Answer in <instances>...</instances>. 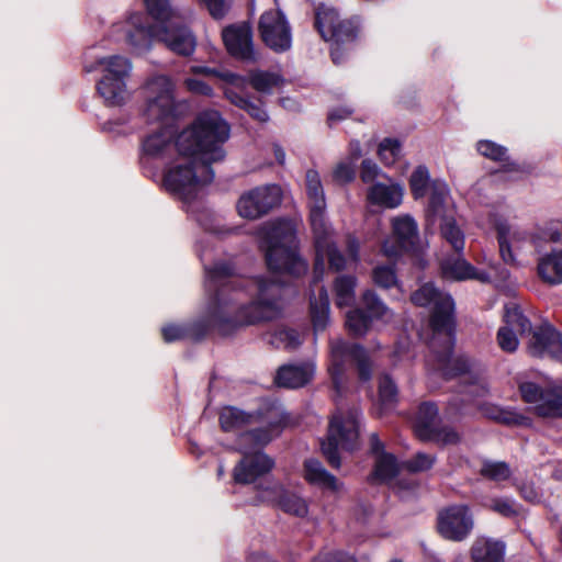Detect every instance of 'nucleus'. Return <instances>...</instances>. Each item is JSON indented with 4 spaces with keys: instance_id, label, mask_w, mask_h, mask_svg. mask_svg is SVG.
<instances>
[{
    "instance_id": "1",
    "label": "nucleus",
    "mask_w": 562,
    "mask_h": 562,
    "mask_svg": "<svg viewBox=\"0 0 562 562\" xmlns=\"http://www.w3.org/2000/svg\"><path fill=\"white\" fill-rule=\"evenodd\" d=\"M206 326L228 334L247 325L277 318L281 314L283 285L267 278H233V268L217 262L205 269Z\"/></svg>"
},
{
    "instance_id": "2",
    "label": "nucleus",
    "mask_w": 562,
    "mask_h": 562,
    "mask_svg": "<svg viewBox=\"0 0 562 562\" xmlns=\"http://www.w3.org/2000/svg\"><path fill=\"white\" fill-rule=\"evenodd\" d=\"M229 137V126L217 111L202 112L188 130L180 133L176 146L180 158L165 176V186L183 200H191L211 183L213 162L224 159L222 147Z\"/></svg>"
},
{
    "instance_id": "3",
    "label": "nucleus",
    "mask_w": 562,
    "mask_h": 562,
    "mask_svg": "<svg viewBox=\"0 0 562 562\" xmlns=\"http://www.w3.org/2000/svg\"><path fill=\"white\" fill-rule=\"evenodd\" d=\"M413 304L423 307H431L430 326L434 335L430 339V349L436 358V370L440 371L445 379L461 376L468 383L467 394L474 395L477 385L473 381L472 364L463 356L452 357L454 346V303L452 297L440 291L432 282L420 285L411 295Z\"/></svg>"
},
{
    "instance_id": "4",
    "label": "nucleus",
    "mask_w": 562,
    "mask_h": 562,
    "mask_svg": "<svg viewBox=\"0 0 562 562\" xmlns=\"http://www.w3.org/2000/svg\"><path fill=\"white\" fill-rule=\"evenodd\" d=\"M218 419L224 431L244 430L237 438L238 451L247 449L249 442L268 445L280 435L285 424V415L277 406H265L252 413L226 406L222 408Z\"/></svg>"
},
{
    "instance_id": "5",
    "label": "nucleus",
    "mask_w": 562,
    "mask_h": 562,
    "mask_svg": "<svg viewBox=\"0 0 562 562\" xmlns=\"http://www.w3.org/2000/svg\"><path fill=\"white\" fill-rule=\"evenodd\" d=\"M259 234L260 248L270 271L296 278L307 272L308 263L297 251L296 227L292 221L268 223Z\"/></svg>"
},
{
    "instance_id": "6",
    "label": "nucleus",
    "mask_w": 562,
    "mask_h": 562,
    "mask_svg": "<svg viewBox=\"0 0 562 562\" xmlns=\"http://www.w3.org/2000/svg\"><path fill=\"white\" fill-rule=\"evenodd\" d=\"M97 64L101 77L95 90L104 105L121 108L127 104L133 98V90L127 85L133 70L132 61L121 55H111L99 58Z\"/></svg>"
},
{
    "instance_id": "7",
    "label": "nucleus",
    "mask_w": 562,
    "mask_h": 562,
    "mask_svg": "<svg viewBox=\"0 0 562 562\" xmlns=\"http://www.w3.org/2000/svg\"><path fill=\"white\" fill-rule=\"evenodd\" d=\"M349 361L357 366L358 376L367 382L372 376V364L367 350L358 344H349L341 339L329 342L328 373L337 396H342L346 387V367Z\"/></svg>"
},
{
    "instance_id": "8",
    "label": "nucleus",
    "mask_w": 562,
    "mask_h": 562,
    "mask_svg": "<svg viewBox=\"0 0 562 562\" xmlns=\"http://www.w3.org/2000/svg\"><path fill=\"white\" fill-rule=\"evenodd\" d=\"M359 417L358 408L349 409L346 413L338 411L329 422L326 440L321 443L323 454L330 467L338 469L340 467V457L338 449L352 451L359 445Z\"/></svg>"
},
{
    "instance_id": "9",
    "label": "nucleus",
    "mask_w": 562,
    "mask_h": 562,
    "mask_svg": "<svg viewBox=\"0 0 562 562\" xmlns=\"http://www.w3.org/2000/svg\"><path fill=\"white\" fill-rule=\"evenodd\" d=\"M532 246L539 254L538 277L550 285L562 284V223L541 229L533 237Z\"/></svg>"
},
{
    "instance_id": "10",
    "label": "nucleus",
    "mask_w": 562,
    "mask_h": 562,
    "mask_svg": "<svg viewBox=\"0 0 562 562\" xmlns=\"http://www.w3.org/2000/svg\"><path fill=\"white\" fill-rule=\"evenodd\" d=\"M315 26L325 41L331 42L330 56L334 64H340L346 52L345 45L353 42L358 30L348 20H340L333 8L321 5L316 10Z\"/></svg>"
},
{
    "instance_id": "11",
    "label": "nucleus",
    "mask_w": 562,
    "mask_h": 562,
    "mask_svg": "<svg viewBox=\"0 0 562 562\" xmlns=\"http://www.w3.org/2000/svg\"><path fill=\"white\" fill-rule=\"evenodd\" d=\"M521 398L532 405L536 415L544 418L562 417V384H549L546 387L526 381L519 384Z\"/></svg>"
},
{
    "instance_id": "12",
    "label": "nucleus",
    "mask_w": 562,
    "mask_h": 562,
    "mask_svg": "<svg viewBox=\"0 0 562 562\" xmlns=\"http://www.w3.org/2000/svg\"><path fill=\"white\" fill-rule=\"evenodd\" d=\"M258 30L262 42L276 53H283L291 48V26L281 10L265 11L260 16Z\"/></svg>"
},
{
    "instance_id": "13",
    "label": "nucleus",
    "mask_w": 562,
    "mask_h": 562,
    "mask_svg": "<svg viewBox=\"0 0 562 562\" xmlns=\"http://www.w3.org/2000/svg\"><path fill=\"white\" fill-rule=\"evenodd\" d=\"M281 189L266 184L245 192L237 202L238 214L248 220L259 218L281 203Z\"/></svg>"
},
{
    "instance_id": "14",
    "label": "nucleus",
    "mask_w": 562,
    "mask_h": 562,
    "mask_svg": "<svg viewBox=\"0 0 562 562\" xmlns=\"http://www.w3.org/2000/svg\"><path fill=\"white\" fill-rule=\"evenodd\" d=\"M164 43L172 53L188 57L195 50L196 40L184 25L170 26L169 23L143 25V34Z\"/></svg>"
},
{
    "instance_id": "15",
    "label": "nucleus",
    "mask_w": 562,
    "mask_h": 562,
    "mask_svg": "<svg viewBox=\"0 0 562 562\" xmlns=\"http://www.w3.org/2000/svg\"><path fill=\"white\" fill-rule=\"evenodd\" d=\"M143 90L146 92L147 111L150 116L164 120L173 115V85L167 76L154 77L143 87Z\"/></svg>"
},
{
    "instance_id": "16",
    "label": "nucleus",
    "mask_w": 562,
    "mask_h": 562,
    "mask_svg": "<svg viewBox=\"0 0 562 562\" xmlns=\"http://www.w3.org/2000/svg\"><path fill=\"white\" fill-rule=\"evenodd\" d=\"M499 254L505 263L518 266L521 257L527 254L529 244H532V237L528 232L514 227L507 223H499L496 227Z\"/></svg>"
},
{
    "instance_id": "17",
    "label": "nucleus",
    "mask_w": 562,
    "mask_h": 562,
    "mask_svg": "<svg viewBox=\"0 0 562 562\" xmlns=\"http://www.w3.org/2000/svg\"><path fill=\"white\" fill-rule=\"evenodd\" d=\"M473 529V518L464 505H454L438 515V531L448 540L462 541Z\"/></svg>"
},
{
    "instance_id": "18",
    "label": "nucleus",
    "mask_w": 562,
    "mask_h": 562,
    "mask_svg": "<svg viewBox=\"0 0 562 562\" xmlns=\"http://www.w3.org/2000/svg\"><path fill=\"white\" fill-rule=\"evenodd\" d=\"M265 446L249 442L247 449L240 451L244 457L234 469V480L236 483H252L257 477L272 469L273 461L261 451V448Z\"/></svg>"
},
{
    "instance_id": "19",
    "label": "nucleus",
    "mask_w": 562,
    "mask_h": 562,
    "mask_svg": "<svg viewBox=\"0 0 562 562\" xmlns=\"http://www.w3.org/2000/svg\"><path fill=\"white\" fill-rule=\"evenodd\" d=\"M393 236L395 241L385 240L382 251L389 258L400 256L402 251L414 250L418 244V226L409 215H402L392 221Z\"/></svg>"
},
{
    "instance_id": "20",
    "label": "nucleus",
    "mask_w": 562,
    "mask_h": 562,
    "mask_svg": "<svg viewBox=\"0 0 562 562\" xmlns=\"http://www.w3.org/2000/svg\"><path fill=\"white\" fill-rule=\"evenodd\" d=\"M528 342V351L532 357H549L562 362L561 335L549 324L536 327Z\"/></svg>"
},
{
    "instance_id": "21",
    "label": "nucleus",
    "mask_w": 562,
    "mask_h": 562,
    "mask_svg": "<svg viewBox=\"0 0 562 562\" xmlns=\"http://www.w3.org/2000/svg\"><path fill=\"white\" fill-rule=\"evenodd\" d=\"M223 41L228 53L244 61H256L252 30L249 24L229 25L223 30Z\"/></svg>"
},
{
    "instance_id": "22",
    "label": "nucleus",
    "mask_w": 562,
    "mask_h": 562,
    "mask_svg": "<svg viewBox=\"0 0 562 562\" xmlns=\"http://www.w3.org/2000/svg\"><path fill=\"white\" fill-rule=\"evenodd\" d=\"M308 222L313 234L315 252L321 255L334 241V228L326 217V205L308 206Z\"/></svg>"
},
{
    "instance_id": "23",
    "label": "nucleus",
    "mask_w": 562,
    "mask_h": 562,
    "mask_svg": "<svg viewBox=\"0 0 562 562\" xmlns=\"http://www.w3.org/2000/svg\"><path fill=\"white\" fill-rule=\"evenodd\" d=\"M314 371L312 363L283 366L278 370L276 382L288 389L302 387L312 380Z\"/></svg>"
},
{
    "instance_id": "24",
    "label": "nucleus",
    "mask_w": 562,
    "mask_h": 562,
    "mask_svg": "<svg viewBox=\"0 0 562 562\" xmlns=\"http://www.w3.org/2000/svg\"><path fill=\"white\" fill-rule=\"evenodd\" d=\"M441 271L445 278L462 281L475 279L481 282H488L490 276L486 272L477 271L464 258H447L441 262Z\"/></svg>"
},
{
    "instance_id": "25",
    "label": "nucleus",
    "mask_w": 562,
    "mask_h": 562,
    "mask_svg": "<svg viewBox=\"0 0 562 562\" xmlns=\"http://www.w3.org/2000/svg\"><path fill=\"white\" fill-rule=\"evenodd\" d=\"M367 198L372 204L394 209L402 203L403 188L398 183L375 182L369 188Z\"/></svg>"
},
{
    "instance_id": "26",
    "label": "nucleus",
    "mask_w": 562,
    "mask_h": 562,
    "mask_svg": "<svg viewBox=\"0 0 562 562\" xmlns=\"http://www.w3.org/2000/svg\"><path fill=\"white\" fill-rule=\"evenodd\" d=\"M505 544L487 538L476 539L471 548L473 562H504Z\"/></svg>"
},
{
    "instance_id": "27",
    "label": "nucleus",
    "mask_w": 562,
    "mask_h": 562,
    "mask_svg": "<svg viewBox=\"0 0 562 562\" xmlns=\"http://www.w3.org/2000/svg\"><path fill=\"white\" fill-rule=\"evenodd\" d=\"M439 425L438 408L434 403L426 402L419 405L415 419V432L422 440L431 436L434 429Z\"/></svg>"
},
{
    "instance_id": "28",
    "label": "nucleus",
    "mask_w": 562,
    "mask_h": 562,
    "mask_svg": "<svg viewBox=\"0 0 562 562\" xmlns=\"http://www.w3.org/2000/svg\"><path fill=\"white\" fill-rule=\"evenodd\" d=\"M305 479L311 483L331 491H339L340 484L323 464L315 459L306 460L304 463Z\"/></svg>"
},
{
    "instance_id": "29",
    "label": "nucleus",
    "mask_w": 562,
    "mask_h": 562,
    "mask_svg": "<svg viewBox=\"0 0 562 562\" xmlns=\"http://www.w3.org/2000/svg\"><path fill=\"white\" fill-rule=\"evenodd\" d=\"M311 316L315 331L324 330L329 322V299L324 286L318 289V295H311Z\"/></svg>"
},
{
    "instance_id": "30",
    "label": "nucleus",
    "mask_w": 562,
    "mask_h": 562,
    "mask_svg": "<svg viewBox=\"0 0 562 562\" xmlns=\"http://www.w3.org/2000/svg\"><path fill=\"white\" fill-rule=\"evenodd\" d=\"M225 97L237 108L246 111L252 119L258 122H267L269 120V115L267 111L262 108L261 101H252L248 97L243 95L237 92L234 88L225 89Z\"/></svg>"
},
{
    "instance_id": "31",
    "label": "nucleus",
    "mask_w": 562,
    "mask_h": 562,
    "mask_svg": "<svg viewBox=\"0 0 562 562\" xmlns=\"http://www.w3.org/2000/svg\"><path fill=\"white\" fill-rule=\"evenodd\" d=\"M114 32L132 49H138L140 38V14L134 12L115 25Z\"/></svg>"
},
{
    "instance_id": "32",
    "label": "nucleus",
    "mask_w": 562,
    "mask_h": 562,
    "mask_svg": "<svg viewBox=\"0 0 562 562\" xmlns=\"http://www.w3.org/2000/svg\"><path fill=\"white\" fill-rule=\"evenodd\" d=\"M147 13L155 20L154 24L170 23L180 19V11L172 5L171 0H143Z\"/></svg>"
},
{
    "instance_id": "33",
    "label": "nucleus",
    "mask_w": 562,
    "mask_h": 562,
    "mask_svg": "<svg viewBox=\"0 0 562 562\" xmlns=\"http://www.w3.org/2000/svg\"><path fill=\"white\" fill-rule=\"evenodd\" d=\"M448 188L445 182L435 180L430 186L429 212L434 221L452 214L447 206Z\"/></svg>"
},
{
    "instance_id": "34",
    "label": "nucleus",
    "mask_w": 562,
    "mask_h": 562,
    "mask_svg": "<svg viewBox=\"0 0 562 562\" xmlns=\"http://www.w3.org/2000/svg\"><path fill=\"white\" fill-rule=\"evenodd\" d=\"M324 256H327L329 267L335 271H340L346 268L347 260L341 255V252L337 249L334 241L329 243L326 249H323L321 255L316 254L315 265H314V283L316 284L324 272Z\"/></svg>"
},
{
    "instance_id": "35",
    "label": "nucleus",
    "mask_w": 562,
    "mask_h": 562,
    "mask_svg": "<svg viewBox=\"0 0 562 562\" xmlns=\"http://www.w3.org/2000/svg\"><path fill=\"white\" fill-rule=\"evenodd\" d=\"M439 221L442 238L449 243L457 252H461L464 248V234L457 225L453 215L443 216L439 218Z\"/></svg>"
},
{
    "instance_id": "36",
    "label": "nucleus",
    "mask_w": 562,
    "mask_h": 562,
    "mask_svg": "<svg viewBox=\"0 0 562 562\" xmlns=\"http://www.w3.org/2000/svg\"><path fill=\"white\" fill-rule=\"evenodd\" d=\"M248 81L258 92L270 93L273 88L283 83V78L277 72L252 70L249 72Z\"/></svg>"
},
{
    "instance_id": "37",
    "label": "nucleus",
    "mask_w": 562,
    "mask_h": 562,
    "mask_svg": "<svg viewBox=\"0 0 562 562\" xmlns=\"http://www.w3.org/2000/svg\"><path fill=\"white\" fill-rule=\"evenodd\" d=\"M504 323L520 336L531 331L530 321L522 314L521 308L516 303L505 305Z\"/></svg>"
},
{
    "instance_id": "38",
    "label": "nucleus",
    "mask_w": 562,
    "mask_h": 562,
    "mask_svg": "<svg viewBox=\"0 0 562 562\" xmlns=\"http://www.w3.org/2000/svg\"><path fill=\"white\" fill-rule=\"evenodd\" d=\"M308 206L326 205L321 177L316 170L310 169L305 176Z\"/></svg>"
},
{
    "instance_id": "39",
    "label": "nucleus",
    "mask_w": 562,
    "mask_h": 562,
    "mask_svg": "<svg viewBox=\"0 0 562 562\" xmlns=\"http://www.w3.org/2000/svg\"><path fill=\"white\" fill-rule=\"evenodd\" d=\"M278 504L282 510L297 517H304L308 513V506L305 499L288 491L281 492Z\"/></svg>"
},
{
    "instance_id": "40",
    "label": "nucleus",
    "mask_w": 562,
    "mask_h": 562,
    "mask_svg": "<svg viewBox=\"0 0 562 562\" xmlns=\"http://www.w3.org/2000/svg\"><path fill=\"white\" fill-rule=\"evenodd\" d=\"M362 301L371 318L382 319L384 322H389L392 318V312L374 291H366Z\"/></svg>"
},
{
    "instance_id": "41",
    "label": "nucleus",
    "mask_w": 562,
    "mask_h": 562,
    "mask_svg": "<svg viewBox=\"0 0 562 562\" xmlns=\"http://www.w3.org/2000/svg\"><path fill=\"white\" fill-rule=\"evenodd\" d=\"M356 279L350 276H340L335 281L336 304L339 307L348 306L355 301Z\"/></svg>"
},
{
    "instance_id": "42",
    "label": "nucleus",
    "mask_w": 562,
    "mask_h": 562,
    "mask_svg": "<svg viewBox=\"0 0 562 562\" xmlns=\"http://www.w3.org/2000/svg\"><path fill=\"white\" fill-rule=\"evenodd\" d=\"M398 463L393 454L378 456L374 468V477L380 481H390L398 473Z\"/></svg>"
},
{
    "instance_id": "43",
    "label": "nucleus",
    "mask_w": 562,
    "mask_h": 562,
    "mask_svg": "<svg viewBox=\"0 0 562 562\" xmlns=\"http://www.w3.org/2000/svg\"><path fill=\"white\" fill-rule=\"evenodd\" d=\"M429 171L425 166H418L411 175L409 187L415 199L424 198L430 190Z\"/></svg>"
},
{
    "instance_id": "44",
    "label": "nucleus",
    "mask_w": 562,
    "mask_h": 562,
    "mask_svg": "<svg viewBox=\"0 0 562 562\" xmlns=\"http://www.w3.org/2000/svg\"><path fill=\"white\" fill-rule=\"evenodd\" d=\"M480 411L485 417L506 425L518 424L520 419L516 413L495 404L484 403L480 406Z\"/></svg>"
},
{
    "instance_id": "45",
    "label": "nucleus",
    "mask_w": 562,
    "mask_h": 562,
    "mask_svg": "<svg viewBox=\"0 0 562 562\" xmlns=\"http://www.w3.org/2000/svg\"><path fill=\"white\" fill-rule=\"evenodd\" d=\"M480 474L491 481L501 482L510 477L512 471L509 465L504 461L486 460L482 463Z\"/></svg>"
},
{
    "instance_id": "46",
    "label": "nucleus",
    "mask_w": 562,
    "mask_h": 562,
    "mask_svg": "<svg viewBox=\"0 0 562 562\" xmlns=\"http://www.w3.org/2000/svg\"><path fill=\"white\" fill-rule=\"evenodd\" d=\"M372 279L375 285L381 289L398 288V279L394 265L376 266L372 271Z\"/></svg>"
},
{
    "instance_id": "47",
    "label": "nucleus",
    "mask_w": 562,
    "mask_h": 562,
    "mask_svg": "<svg viewBox=\"0 0 562 562\" xmlns=\"http://www.w3.org/2000/svg\"><path fill=\"white\" fill-rule=\"evenodd\" d=\"M102 130L115 136H125L135 131V125L132 124L130 114H121L116 119L105 122Z\"/></svg>"
},
{
    "instance_id": "48",
    "label": "nucleus",
    "mask_w": 562,
    "mask_h": 562,
    "mask_svg": "<svg viewBox=\"0 0 562 562\" xmlns=\"http://www.w3.org/2000/svg\"><path fill=\"white\" fill-rule=\"evenodd\" d=\"M371 319L362 310H353L347 314L346 324L353 335L361 336L368 331Z\"/></svg>"
},
{
    "instance_id": "49",
    "label": "nucleus",
    "mask_w": 562,
    "mask_h": 562,
    "mask_svg": "<svg viewBox=\"0 0 562 562\" xmlns=\"http://www.w3.org/2000/svg\"><path fill=\"white\" fill-rule=\"evenodd\" d=\"M272 344L278 348L283 347L284 349L294 350L302 344V339L295 329L284 328L274 333Z\"/></svg>"
},
{
    "instance_id": "50",
    "label": "nucleus",
    "mask_w": 562,
    "mask_h": 562,
    "mask_svg": "<svg viewBox=\"0 0 562 562\" xmlns=\"http://www.w3.org/2000/svg\"><path fill=\"white\" fill-rule=\"evenodd\" d=\"M379 398L384 407H390L397 401V386L387 374L379 380Z\"/></svg>"
},
{
    "instance_id": "51",
    "label": "nucleus",
    "mask_w": 562,
    "mask_h": 562,
    "mask_svg": "<svg viewBox=\"0 0 562 562\" xmlns=\"http://www.w3.org/2000/svg\"><path fill=\"white\" fill-rule=\"evenodd\" d=\"M436 457L432 454L418 452L403 463V467L411 473L425 472L432 468Z\"/></svg>"
},
{
    "instance_id": "52",
    "label": "nucleus",
    "mask_w": 562,
    "mask_h": 562,
    "mask_svg": "<svg viewBox=\"0 0 562 562\" xmlns=\"http://www.w3.org/2000/svg\"><path fill=\"white\" fill-rule=\"evenodd\" d=\"M477 151L494 161H507V148L491 140H480L476 145Z\"/></svg>"
},
{
    "instance_id": "53",
    "label": "nucleus",
    "mask_w": 562,
    "mask_h": 562,
    "mask_svg": "<svg viewBox=\"0 0 562 562\" xmlns=\"http://www.w3.org/2000/svg\"><path fill=\"white\" fill-rule=\"evenodd\" d=\"M401 153V145L396 139L385 138L380 143L379 157L385 166L393 165Z\"/></svg>"
},
{
    "instance_id": "54",
    "label": "nucleus",
    "mask_w": 562,
    "mask_h": 562,
    "mask_svg": "<svg viewBox=\"0 0 562 562\" xmlns=\"http://www.w3.org/2000/svg\"><path fill=\"white\" fill-rule=\"evenodd\" d=\"M426 440L442 445H456L460 441V435L451 427H440L438 425Z\"/></svg>"
},
{
    "instance_id": "55",
    "label": "nucleus",
    "mask_w": 562,
    "mask_h": 562,
    "mask_svg": "<svg viewBox=\"0 0 562 562\" xmlns=\"http://www.w3.org/2000/svg\"><path fill=\"white\" fill-rule=\"evenodd\" d=\"M517 333L509 327L502 326L497 333V342L502 350L513 352L518 347Z\"/></svg>"
},
{
    "instance_id": "56",
    "label": "nucleus",
    "mask_w": 562,
    "mask_h": 562,
    "mask_svg": "<svg viewBox=\"0 0 562 562\" xmlns=\"http://www.w3.org/2000/svg\"><path fill=\"white\" fill-rule=\"evenodd\" d=\"M490 508L494 510L495 513L510 518L516 515H518L519 510L516 507V504L514 501L509 498L498 497L491 501Z\"/></svg>"
},
{
    "instance_id": "57",
    "label": "nucleus",
    "mask_w": 562,
    "mask_h": 562,
    "mask_svg": "<svg viewBox=\"0 0 562 562\" xmlns=\"http://www.w3.org/2000/svg\"><path fill=\"white\" fill-rule=\"evenodd\" d=\"M334 179L340 183H347L353 180L356 176L355 162L341 161L334 170Z\"/></svg>"
},
{
    "instance_id": "58",
    "label": "nucleus",
    "mask_w": 562,
    "mask_h": 562,
    "mask_svg": "<svg viewBox=\"0 0 562 562\" xmlns=\"http://www.w3.org/2000/svg\"><path fill=\"white\" fill-rule=\"evenodd\" d=\"M383 176L379 166L371 159H364L361 164L360 178L364 183H375L374 181Z\"/></svg>"
},
{
    "instance_id": "59",
    "label": "nucleus",
    "mask_w": 562,
    "mask_h": 562,
    "mask_svg": "<svg viewBox=\"0 0 562 562\" xmlns=\"http://www.w3.org/2000/svg\"><path fill=\"white\" fill-rule=\"evenodd\" d=\"M184 86L193 94L212 97L213 89L206 82L195 79V78H187L184 80Z\"/></svg>"
},
{
    "instance_id": "60",
    "label": "nucleus",
    "mask_w": 562,
    "mask_h": 562,
    "mask_svg": "<svg viewBox=\"0 0 562 562\" xmlns=\"http://www.w3.org/2000/svg\"><path fill=\"white\" fill-rule=\"evenodd\" d=\"M210 14L216 19H223L229 9V0H202Z\"/></svg>"
},
{
    "instance_id": "61",
    "label": "nucleus",
    "mask_w": 562,
    "mask_h": 562,
    "mask_svg": "<svg viewBox=\"0 0 562 562\" xmlns=\"http://www.w3.org/2000/svg\"><path fill=\"white\" fill-rule=\"evenodd\" d=\"M188 336V329L179 325H167L162 328V337L166 342L178 341Z\"/></svg>"
},
{
    "instance_id": "62",
    "label": "nucleus",
    "mask_w": 562,
    "mask_h": 562,
    "mask_svg": "<svg viewBox=\"0 0 562 562\" xmlns=\"http://www.w3.org/2000/svg\"><path fill=\"white\" fill-rule=\"evenodd\" d=\"M313 562H355V560L352 557L339 551L317 557Z\"/></svg>"
},
{
    "instance_id": "63",
    "label": "nucleus",
    "mask_w": 562,
    "mask_h": 562,
    "mask_svg": "<svg viewBox=\"0 0 562 562\" xmlns=\"http://www.w3.org/2000/svg\"><path fill=\"white\" fill-rule=\"evenodd\" d=\"M351 114L352 110L347 106L336 108L328 113V122L333 124L349 117Z\"/></svg>"
},
{
    "instance_id": "64",
    "label": "nucleus",
    "mask_w": 562,
    "mask_h": 562,
    "mask_svg": "<svg viewBox=\"0 0 562 562\" xmlns=\"http://www.w3.org/2000/svg\"><path fill=\"white\" fill-rule=\"evenodd\" d=\"M347 251H348L349 260L352 262H358V260H359V241L356 237L348 236Z\"/></svg>"
}]
</instances>
